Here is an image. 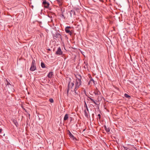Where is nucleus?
<instances>
[{
	"instance_id": "nucleus-5",
	"label": "nucleus",
	"mask_w": 150,
	"mask_h": 150,
	"mask_svg": "<svg viewBox=\"0 0 150 150\" xmlns=\"http://www.w3.org/2000/svg\"><path fill=\"white\" fill-rule=\"evenodd\" d=\"M69 133H68V134L69 136V137L71 139H72L73 140H76V138L74 137V135L71 133L70 131L69 130H68Z\"/></svg>"
},
{
	"instance_id": "nucleus-22",
	"label": "nucleus",
	"mask_w": 150,
	"mask_h": 150,
	"mask_svg": "<svg viewBox=\"0 0 150 150\" xmlns=\"http://www.w3.org/2000/svg\"><path fill=\"white\" fill-rule=\"evenodd\" d=\"M49 100V101L51 103H53L54 102V100L52 98L50 99Z\"/></svg>"
},
{
	"instance_id": "nucleus-29",
	"label": "nucleus",
	"mask_w": 150,
	"mask_h": 150,
	"mask_svg": "<svg viewBox=\"0 0 150 150\" xmlns=\"http://www.w3.org/2000/svg\"><path fill=\"white\" fill-rule=\"evenodd\" d=\"M132 150H137V149L135 148H134V149H132Z\"/></svg>"
},
{
	"instance_id": "nucleus-6",
	"label": "nucleus",
	"mask_w": 150,
	"mask_h": 150,
	"mask_svg": "<svg viewBox=\"0 0 150 150\" xmlns=\"http://www.w3.org/2000/svg\"><path fill=\"white\" fill-rule=\"evenodd\" d=\"M43 4H44L45 8H48L49 5V4L48 3H47L46 1H43Z\"/></svg>"
},
{
	"instance_id": "nucleus-28",
	"label": "nucleus",
	"mask_w": 150,
	"mask_h": 150,
	"mask_svg": "<svg viewBox=\"0 0 150 150\" xmlns=\"http://www.w3.org/2000/svg\"><path fill=\"white\" fill-rule=\"evenodd\" d=\"M2 131V129L0 128V133Z\"/></svg>"
},
{
	"instance_id": "nucleus-25",
	"label": "nucleus",
	"mask_w": 150,
	"mask_h": 150,
	"mask_svg": "<svg viewBox=\"0 0 150 150\" xmlns=\"http://www.w3.org/2000/svg\"><path fill=\"white\" fill-rule=\"evenodd\" d=\"M84 103H85V105H84V107H85V108H86V106H87V104H86V102L85 101H84Z\"/></svg>"
},
{
	"instance_id": "nucleus-8",
	"label": "nucleus",
	"mask_w": 150,
	"mask_h": 150,
	"mask_svg": "<svg viewBox=\"0 0 150 150\" xmlns=\"http://www.w3.org/2000/svg\"><path fill=\"white\" fill-rule=\"evenodd\" d=\"M94 93L96 95H99L100 94V92L97 89H96Z\"/></svg>"
},
{
	"instance_id": "nucleus-19",
	"label": "nucleus",
	"mask_w": 150,
	"mask_h": 150,
	"mask_svg": "<svg viewBox=\"0 0 150 150\" xmlns=\"http://www.w3.org/2000/svg\"><path fill=\"white\" fill-rule=\"evenodd\" d=\"M124 96H125V97L127 98H130V96L128 95L127 93L125 94Z\"/></svg>"
},
{
	"instance_id": "nucleus-9",
	"label": "nucleus",
	"mask_w": 150,
	"mask_h": 150,
	"mask_svg": "<svg viewBox=\"0 0 150 150\" xmlns=\"http://www.w3.org/2000/svg\"><path fill=\"white\" fill-rule=\"evenodd\" d=\"M65 31L66 33H69L70 35H71L72 34V33L68 29L65 28Z\"/></svg>"
},
{
	"instance_id": "nucleus-26",
	"label": "nucleus",
	"mask_w": 150,
	"mask_h": 150,
	"mask_svg": "<svg viewBox=\"0 0 150 150\" xmlns=\"http://www.w3.org/2000/svg\"><path fill=\"white\" fill-rule=\"evenodd\" d=\"M86 110L87 111V112H89L88 107L86 106Z\"/></svg>"
},
{
	"instance_id": "nucleus-14",
	"label": "nucleus",
	"mask_w": 150,
	"mask_h": 150,
	"mask_svg": "<svg viewBox=\"0 0 150 150\" xmlns=\"http://www.w3.org/2000/svg\"><path fill=\"white\" fill-rule=\"evenodd\" d=\"M53 75V72H50L47 75V76L49 78H51L52 77Z\"/></svg>"
},
{
	"instance_id": "nucleus-15",
	"label": "nucleus",
	"mask_w": 150,
	"mask_h": 150,
	"mask_svg": "<svg viewBox=\"0 0 150 150\" xmlns=\"http://www.w3.org/2000/svg\"><path fill=\"white\" fill-rule=\"evenodd\" d=\"M92 82H93L94 84H95V81H94V80H93V79L91 78V80L89 81V82L88 83V84L89 85L91 83L92 84Z\"/></svg>"
},
{
	"instance_id": "nucleus-4",
	"label": "nucleus",
	"mask_w": 150,
	"mask_h": 150,
	"mask_svg": "<svg viewBox=\"0 0 150 150\" xmlns=\"http://www.w3.org/2000/svg\"><path fill=\"white\" fill-rule=\"evenodd\" d=\"M53 37L55 39L56 38L59 39L60 38L62 40L61 38V35L59 33H57L55 34L54 35Z\"/></svg>"
},
{
	"instance_id": "nucleus-1",
	"label": "nucleus",
	"mask_w": 150,
	"mask_h": 150,
	"mask_svg": "<svg viewBox=\"0 0 150 150\" xmlns=\"http://www.w3.org/2000/svg\"><path fill=\"white\" fill-rule=\"evenodd\" d=\"M81 84V79L77 78L76 79V81L75 83V88L73 90H71V91L72 92H74L75 94V95H76L77 94H78V92H76V91L78 89L79 87L80 86Z\"/></svg>"
},
{
	"instance_id": "nucleus-3",
	"label": "nucleus",
	"mask_w": 150,
	"mask_h": 150,
	"mask_svg": "<svg viewBox=\"0 0 150 150\" xmlns=\"http://www.w3.org/2000/svg\"><path fill=\"white\" fill-rule=\"evenodd\" d=\"M63 53V52L62 51L60 47H58L57 50L55 54L59 55H62Z\"/></svg>"
},
{
	"instance_id": "nucleus-11",
	"label": "nucleus",
	"mask_w": 150,
	"mask_h": 150,
	"mask_svg": "<svg viewBox=\"0 0 150 150\" xmlns=\"http://www.w3.org/2000/svg\"><path fill=\"white\" fill-rule=\"evenodd\" d=\"M84 112L85 116L87 118H88V113H89V112H87V111L86 110V109H85L84 110Z\"/></svg>"
},
{
	"instance_id": "nucleus-2",
	"label": "nucleus",
	"mask_w": 150,
	"mask_h": 150,
	"mask_svg": "<svg viewBox=\"0 0 150 150\" xmlns=\"http://www.w3.org/2000/svg\"><path fill=\"white\" fill-rule=\"evenodd\" d=\"M74 82H72L71 83L70 82H69L68 89L67 92V96H68V95L69 91V90L71 89V90H73L74 89V88H73V87L74 86Z\"/></svg>"
},
{
	"instance_id": "nucleus-12",
	"label": "nucleus",
	"mask_w": 150,
	"mask_h": 150,
	"mask_svg": "<svg viewBox=\"0 0 150 150\" xmlns=\"http://www.w3.org/2000/svg\"><path fill=\"white\" fill-rule=\"evenodd\" d=\"M70 13L71 17L72 16H74L75 14V12L74 10H71L70 12Z\"/></svg>"
},
{
	"instance_id": "nucleus-23",
	"label": "nucleus",
	"mask_w": 150,
	"mask_h": 150,
	"mask_svg": "<svg viewBox=\"0 0 150 150\" xmlns=\"http://www.w3.org/2000/svg\"><path fill=\"white\" fill-rule=\"evenodd\" d=\"M57 1L59 5H61L62 4L60 0H57Z\"/></svg>"
},
{
	"instance_id": "nucleus-21",
	"label": "nucleus",
	"mask_w": 150,
	"mask_h": 150,
	"mask_svg": "<svg viewBox=\"0 0 150 150\" xmlns=\"http://www.w3.org/2000/svg\"><path fill=\"white\" fill-rule=\"evenodd\" d=\"M14 123L17 127H18V124L16 121L15 120V121H14Z\"/></svg>"
},
{
	"instance_id": "nucleus-24",
	"label": "nucleus",
	"mask_w": 150,
	"mask_h": 150,
	"mask_svg": "<svg viewBox=\"0 0 150 150\" xmlns=\"http://www.w3.org/2000/svg\"><path fill=\"white\" fill-rule=\"evenodd\" d=\"M98 116L99 117V120H100L101 118V115L100 114H98Z\"/></svg>"
},
{
	"instance_id": "nucleus-30",
	"label": "nucleus",
	"mask_w": 150,
	"mask_h": 150,
	"mask_svg": "<svg viewBox=\"0 0 150 150\" xmlns=\"http://www.w3.org/2000/svg\"><path fill=\"white\" fill-rule=\"evenodd\" d=\"M84 63L85 64H86V62H84Z\"/></svg>"
},
{
	"instance_id": "nucleus-13",
	"label": "nucleus",
	"mask_w": 150,
	"mask_h": 150,
	"mask_svg": "<svg viewBox=\"0 0 150 150\" xmlns=\"http://www.w3.org/2000/svg\"><path fill=\"white\" fill-rule=\"evenodd\" d=\"M69 116L68 114H66L65 115L64 117V120L66 121L68 119Z\"/></svg>"
},
{
	"instance_id": "nucleus-7",
	"label": "nucleus",
	"mask_w": 150,
	"mask_h": 150,
	"mask_svg": "<svg viewBox=\"0 0 150 150\" xmlns=\"http://www.w3.org/2000/svg\"><path fill=\"white\" fill-rule=\"evenodd\" d=\"M36 69V67L35 65H31V67L30 68V70L31 71H33Z\"/></svg>"
},
{
	"instance_id": "nucleus-20",
	"label": "nucleus",
	"mask_w": 150,
	"mask_h": 150,
	"mask_svg": "<svg viewBox=\"0 0 150 150\" xmlns=\"http://www.w3.org/2000/svg\"><path fill=\"white\" fill-rule=\"evenodd\" d=\"M31 65H35V61L34 59L33 60Z\"/></svg>"
},
{
	"instance_id": "nucleus-16",
	"label": "nucleus",
	"mask_w": 150,
	"mask_h": 150,
	"mask_svg": "<svg viewBox=\"0 0 150 150\" xmlns=\"http://www.w3.org/2000/svg\"><path fill=\"white\" fill-rule=\"evenodd\" d=\"M6 82L5 83L6 84V86H9V85H10V86H12L11 84L9 82V81H8L6 79Z\"/></svg>"
},
{
	"instance_id": "nucleus-17",
	"label": "nucleus",
	"mask_w": 150,
	"mask_h": 150,
	"mask_svg": "<svg viewBox=\"0 0 150 150\" xmlns=\"http://www.w3.org/2000/svg\"><path fill=\"white\" fill-rule=\"evenodd\" d=\"M88 98L90 99L93 103L95 104L96 105V102L93 99L89 97H88Z\"/></svg>"
},
{
	"instance_id": "nucleus-10",
	"label": "nucleus",
	"mask_w": 150,
	"mask_h": 150,
	"mask_svg": "<svg viewBox=\"0 0 150 150\" xmlns=\"http://www.w3.org/2000/svg\"><path fill=\"white\" fill-rule=\"evenodd\" d=\"M105 130L106 131V132H109L110 131V129L109 127H107L106 125H104L103 126Z\"/></svg>"
},
{
	"instance_id": "nucleus-18",
	"label": "nucleus",
	"mask_w": 150,
	"mask_h": 150,
	"mask_svg": "<svg viewBox=\"0 0 150 150\" xmlns=\"http://www.w3.org/2000/svg\"><path fill=\"white\" fill-rule=\"evenodd\" d=\"M41 67L42 68H45V64L43 62H41Z\"/></svg>"
},
{
	"instance_id": "nucleus-27",
	"label": "nucleus",
	"mask_w": 150,
	"mask_h": 150,
	"mask_svg": "<svg viewBox=\"0 0 150 150\" xmlns=\"http://www.w3.org/2000/svg\"><path fill=\"white\" fill-rule=\"evenodd\" d=\"M65 28L68 29H69L71 28V27L70 26H67Z\"/></svg>"
}]
</instances>
